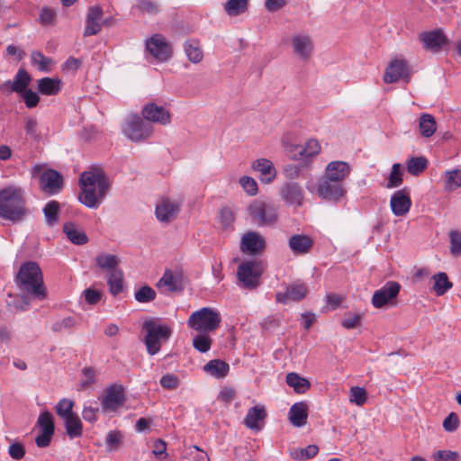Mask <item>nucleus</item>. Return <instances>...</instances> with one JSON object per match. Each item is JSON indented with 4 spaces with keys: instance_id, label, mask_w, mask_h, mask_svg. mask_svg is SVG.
I'll use <instances>...</instances> for the list:
<instances>
[{
    "instance_id": "obj_1",
    "label": "nucleus",
    "mask_w": 461,
    "mask_h": 461,
    "mask_svg": "<svg viewBox=\"0 0 461 461\" xmlns=\"http://www.w3.org/2000/svg\"><path fill=\"white\" fill-rule=\"evenodd\" d=\"M79 186L80 203L87 208L96 209L109 192L111 182L102 168L91 167L80 175Z\"/></svg>"
},
{
    "instance_id": "obj_2",
    "label": "nucleus",
    "mask_w": 461,
    "mask_h": 461,
    "mask_svg": "<svg viewBox=\"0 0 461 461\" xmlns=\"http://www.w3.org/2000/svg\"><path fill=\"white\" fill-rule=\"evenodd\" d=\"M28 214L25 193L22 187L9 185L0 190V218L16 223Z\"/></svg>"
},
{
    "instance_id": "obj_3",
    "label": "nucleus",
    "mask_w": 461,
    "mask_h": 461,
    "mask_svg": "<svg viewBox=\"0 0 461 461\" xmlns=\"http://www.w3.org/2000/svg\"><path fill=\"white\" fill-rule=\"evenodd\" d=\"M15 283L21 291L32 295L36 299L43 300L46 297L42 273L35 262L28 261L20 267Z\"/></svg>"
},
{
    "instance_id": "obj_4",
    "label": "nucleus",
    "mask_w": 461,
    "mask_h": 461,
    "mask_svg": "<svg viewBox=\"0 0 461 461\" xmlns=\"http://www.w3.org/2000/svg\"><path fill=\"white\" fill-rule=\"evenodd\" d=\"M143 329L146 331L144 343L150 356L157 354L160 350L162 343L166 342L172 333L168 326L159 324L151 320L144 322Z\"/></svg>"
},
{
    "instance_id": "obj_5",
    "label": "nucleus",
    "mask_w": 461,
    "mask_h": 461,
    "mask_svg": "<svg viewBox=\"0 0 461 461\" xmlns=\"http://www.w3.org/2000/svg\"><path fill=\"white\" fill-rule=\"evenodd\" d=\"M221 321L220 313L209 307L193 312L188 319V326L195 330L210 332L215 330Z\"/></svg>"
},
{
    "instance_id": "obj_6",
    "label": "nucleus",
    "mask_w": 461,
    "mask_h": 461,
    "mask_svg": "<svg viewBox=\"0 0 461 461\" xmlns=\"http://www.w3.org/2000/svg\"><path fill=\"white\" fill-rule=\"evenodd\" d=\"M277 207L270 202L255 200L249 206L252 221L259 226L272 225L277 221Z\"/></svg>"
},
{
    "instance_id": "obj_7",
    "label": "nucleus",
    "mask_w": 461,
    "mask_h": 461,
    "mask_svg": "<svg viewBox=\"0 0 461 461\" xmlns=\"http://www.w3.org/2000/svg\"><path fill=\"white\" fill-rule=\"evenodd\" d=\"M153 128L138 114L129 115L122 127L124 135L132 141H140L152 134Z\"/></svg>"
},
{
    "instance_id": "obj_8",
    "label": "nucleus",
    "mask_w": 461,
    "mask_h": 461,
    "mask_svg": "<svg viewBox=\"0 0 461 461\" xmlns=\"http://www.w3.org/2000/svg\"><path fill=\"white\" fill-rule=\"evenodd\" d=\"M318 196L325 201L339 203L346 194L347 190L342 183L321 177L316 189Z\"/></svg>"
},
{
    "instance_id": "obj_9",
    "label": "nucleus",
    "mask_w": 461,
    "mask_h": 461,
    "mask_svg": "<svg viewBox=\"0 0 461 461\" xmlns=\"http://www.w3.org/2000/svg\"><path fill=\"white\" fill-rule=\"evenodd\" d=\"M256 261H246L238 267L237 276L243 288L255 289L259 285L261 272Z\"/></svg>"
},
{
    "instance_id": "obj_10",
    "label": "nucleus",
    "mask_w": 461,
    "mask_h": 461,
    "mask_svg": "<svg viewBox=\"0 0 461 461\" xmlns=\"http://www.w3.org/2000/svg\"><path fill=\"white\" fill-rule=\"evenodd\" d=\"M36 425L41 431L35 439L36 445L39 447H46L50 444L55 431L53 415L49 411H41L38 417Z\"/></svg>"
},
{
    "instance_id": "obj_11",
    "label": "nucleus",
    "mask_w": 461,
    "mask_h": 461,
    "mask_svg": "<svg viewBox=\"0 0 461 461\" xmlns=\"http://www.w3.org/2000/svg\"><path fill=\"white\" fill-rule=\"evenodd\" d=\"M125 400L124 388L121 384H113L108 386L103 398L101 405L104 412L115 411L121 407Z\"/></svg>"
},
{
    "instance_id": "obj_12",
    "label": "nucleus",
    "mask_w": 461,
    "mask_h": 461,
    "mask_svg": "<svg viewBox=\"0 0 461 461\" xmlns=\"http://www.w3.org/2000/svg\"><path fill=\"white\" fill-rule=\"evenodd\" d=\"M293 53L302 61L307 62L311 59L314 44L308 34H295L291 39Z\"/></svg>"
},
{
    "instance_id": "obj_13",
    "label": "nucleus",
    "mask_w": 461,
    "mask_h": 461,
    "mask_svg": "<svg viewBox=\"0 0 461 461\" xmlns=\"http://www.w3.org/2000/svg\"><path fill=\"white\" fill-rule=\"evenodd\" d=\"M401 285L394 281L387 282L383 287L376 290L372 296V304L375 308H383L390 303L399 294Z\"/></svg>"
},
{
    "instance_id": "obj_14",
    "label": "nucleus",
    "mask_w": 461,
    "mask_h": 461,
    "mask_svg": "<svg viewBox=\"0 0 461 461\" xmlns=\"http://www.w3.org/2000/svg\"><path fill=\"white\" fill-rule=\"evenodd\" d=\"M147 50L158 60L167 61L171 56V48L160 34H154L146 41Z\"/></svg>"
},
{
    "instance_id": "obj_15",
    "label": "nucleus",
    "mask_w": 461,
    "mask_h": 461,
    "mask_svg": "<svg viewBox=\"0 0 461 461\" xmlns=\"http://www.w3.org/2000/svg\"><path fill=\"white\" fill-rule=\"evenodd\" d=\"M265 247V239L257 231H249L241 238L240 250L243 253L251 256L259 255L264 251Z\"/></svg>"
},
{
    "instance_id": "obj_16",
    "label": "nucleus",
    "mask_w": 461,
    "mask_h": 461,
    "mask_svg": "<svg viewBox=\"0 0 461 461\" xmlns=\"http://www.w3.org/2000/svg\"><path fill=\"white\" fill-rule=\"evenodd\" d=\"M40 186L46 194H59L63 188V176L54 169H48L40 176Z\"/></svg>"
},
{
    "instance_id": "obj_17",
    "label": "nucleus",
    "mask_w": 461,
    "mask_h": 461,
    "mask_svg": "<svg viewBox=\"0 0 461 461\" xmlns=\"http://www.w3.org/2000/svg\"><path fill=\"white\" fill-rule=\"evenodd\" d=\"M141 114L148 122L159 123L161 125H167L171 122L170 113L163 106L158 105L155 103L147 104Z\"/></svg>"
},
{
    "instance_id": "obj_18",
    "label": "nucleus",
    "mask_w": 461,
    "mask_h": 461,
    "mask_svg": "<svg viewBox=\"0 0 461 461\" xmlns=\"http://www.w3.org/2000/svg\"><path fill=\"white\" fill-rule=\"evenodd\" d=\"M180 212V204L168 198H163L155 208L157 219L163 223L174 221Z\"/></svg>"
},
{
    "instance_id": "obj_19",
    "label": "nucleus",
    "mask_w": 461,
    "mask_h": 461,
    "mask_svg": "<svg viewBox=\"0 0 461 461\" xmlns=\"http://www.w3.org/2000/svg\"><path fill=\"white\" fill-rule=\"evenodd\" d=\"M420 41L426 50L438 52L447 43V36L439 29L420 34Z\"/></svg>"
},
{
    "instance_id": "obj_20",
    "label": "nucleus",
    "mask_w": 461,
    "mask_h": 461,
    "mask_svg": "<svg viewBox=\"0 0 461 461\" xmlns=\"http://www.w3.org/2000/svg\"><path fill=\"white\" fill-rule=\"evenodd\" d=\"M103 9L100 5H93L87 9L84 36L96 35L102 29L101 20Z\"/></svg>"
},
{
    "instance_id": "obj_21",
    "label": "nucleus",
    "mask_w": 461,
    "mask_h": 461,
    "mask_svg": "<svg viewBox=\"0 0 461 461\" xmlns=\"http://www.w3.org/2000/svg\"><path fill=\"white\" fill-rule=\"evenodd\" d=\"M411 206V200L406 189L396 191L390 200V207L395 216L405 215Z\"/></svg>"
},
{
    "instance_id": "obj_22",
    "label": "nucleus",
    "mask_w": 461,
    "mask_h": 461,
    "mask_svg": "<svg viewBox=\"0 0 461 461\" xmlns=\"http://www.w3.org/2000/svg\"><path fill=\"white\" fill-rule=\"evenodd\" d=\"M281 197L291 205L301 206L303 202V192L296 182L285 183L280 188Z\"/></svg>"
},
{
    "instance_id": "obj_23",
    "label": "nucleus",
    "mask_w": 461,
    "mask_h": 461,
    "mask_svg": "<svg viewBox=\"0 0 461 461\" xmlns=\"http://www.w3.org/2000/svg\"><path fill=\"white\" fill-rule=\"evenodd\" d=\"M350 166L347 162L331 161L327 165L323 177L343 184L350 174Z\"/></svg>"
},
{
    "instance_id": "obj_24",
    "label": "nucleus",
    "mask_w": 461,
    "mask_h": 461,
    "mask_svg": "<svg viewBox=\"0 0 461 461\" xmlns=\"http://www.w3.org/2000/svg\"><path fill=\"white\" fill-rule=\"evenodd\" d=\"M408 76L407 63L403 60L394 59L386 68L384 81L387 84H391Z\"/></svg>"
},
{
    "instance_id": "obj_25",
    "label": "nucleus",
    "mask_w": 461,
    "mask_h": 461,
    "mask_svg": "<svg viewBox=\"0 0 461 461\" xmlns=\"http://www.w3.org/2000/svg\"><path fill=\"white\" fill-rule=\"evenodd\" d=\"M254 171L259 172V179L262 183H271L276 176V170L274 164L267 158H259L255 160L251 166Z\"/></svg>"
},
{
    "instance_id": "obj_26",
    "label": "nucleus",
    "mask_w": 461,
    "mask_h": 461,
    "mask_svg": "<svg viewBox=\"0 0 461 461\" xmlns=\"http://www.w3.org/2000/svg\"><path fill=\"white\" fill-rule=\"evenodd\" d=\"M157 286L165 289L167 292H180L183 290L182 277L177 273L166 270L158 280Z\"/></svg>"
},
{
    "instance_id": "obj_27",
    "label": "nucleus",
    "mask_w": 461,
    "mask_h": 461,
    "mask_svg": "<svg viewBox=\"0 0 461 461\" xmlns=\"http://www.w3.org/2000/svg\"><path fill=\"white\" fill-rule=\"evenodd\" d=\"M307 287L304 284H294L287 287L285 293H277L276 302L286 303L289 300L300 301L307 294Z\"/></svg>"
},
{
    "instance_id": "obj_28",
    "label": "nucleus",
    "mask_w": 461,
    "mask_h": 461,
    "mask_svg": "<svg viewBox=\"0 0 461 461\" xmlns=\"http://www.w3.org/2000/svg\"><path fill=\"white\" fill-rule=\"evenodd\" d=\"M308 418V405L303 402L293 404L288 412V419L292 425L297 428L304 426Z\"/></svg>"
},
{
    "instance_id": "obj_29",
    "label": "nucleus",
    "mask_w": 461,
    "mask_h": 461,
    "mask_svg": "<svg viewBox=\"0 0 461 461\" xmlns=\"http://www.w3.org/2000/svg\"><path fill=\"white\" fill-rule=\"evenodd\" d=\"M313 245L312 240L303 234H294L289 238L288 246L294 254H306Z\"/></svg>"
},
{
    "instance_id": "obj_30",
    "label": "nucleus",
    "mask_w": 461,
    "mask_h": 461,
    "mask_svg": "<svg viewBox=\"0 0 461 461\" xmlns=\"http://www.w3.org/2000/svg\"><path fill=\"white\" fill-rule=\"evenodd\" d=\"M32 81V77L29 73L23 69L20 68L15 74L14 79L6 81L5 85L10 88L12 92L22 94L26 89Z\"/></svg>"
},
{
    "instance_id": "obj_31",
    "label": "nucleus",
    "mask_w": 461,
    "mask_h": 461,
    "mask_svg": "<svg viewBox=\"0 0 461 461\" xmlns=\"http://www.w3.org/2000/svg\"><path fill=\"white\" fill-rule=\"evenodd\" d=\"M267 416L264 406L256 405L248 411L244 419V424L250 429H260L258 421L263 420Z\"/></svg>"
},
{
    "instance_id": "obj_32",
    "label": "nucleus",
    "mask_w": 461,
    "mask_h": 461,
    "mask_svg": "<svg viewBox=\"0 0 461 461\" xmlns=\"http://www.w3.org/2000/svg\"><path fill=\"white\" fill-rule=\"evenodd\" d=\"M63 231L67 235V238L69 240V241H71L73 244L84 245L88 241V238L85 231L73 222L64 223Z\"/></svg>"
},
{
    "instance_id": "obj_33",
    "label": "nucleus",
    "mask_w": 461,
    "mask_h": 461,
    "mask_svg": "<svg viewBox=\"0 0 461 461\" xmlns=\"http://www.w3.org/2000/svg\"><path fill=\"white\" fill-rule=\"evenodd\" d=\"M43 214L45 223L49 227H53L58 224L60 213V204L58 201L51 200L48 202L43 207Z\"/></svg>"
},
{
    "instance_id": "obj_34",
    "label": "nucleus",
    "mask_w": 461,
    "mask_h": 461,
    "mask_svg": "<svg viewBox=\"0 0 461 461\" xmlns=\"http://www.w3.org/2000/svg\"><path fill=\"white\" fill-rule=\"evenodd\" d=\"M60 79L43 77L38 80V91L45 95H54L60 91Z\"/></svg>"
},
{
    "instance_id": "obj_35",
    "label": "nucleus",
    "mask_w": 461,
    "mask_h": 461,
    "mask_svg": "<svg viewBox=\"0 0 461 461\" xmlns=\"http://www.w3.org/2000/svg\"><path fill=\"white\" fill-rule=\"evenodd\" d=\"M203 370L216 378H223L228 375L230 366L222 360L212 359L203 366Z\"/></svg>"
},
{
    "instance_id": "obj_36",
    "label": "nucleus",
    "mask_w": 461,
    "mask_h": 461,
    "mask_svg": "<svg viewBox=\"0 0 461 461\" xmlns=\"http://www.w3.org/2000/svg\"><path fill=\"white\" fill-rule=\"evenodd\" d=\"M63 421L66 432L70 438H76L82 436L83 423L77 413L63 420Z\"/></svg>"
},
{
    "instance_id": "obj_37",
    "label": "nucleus",
    "mask_w": 461,
    "mask_h": 461,
    "mask_svg": "<svg viewBox=\"0 0 461 461\" xmlns=\"http://www.w3.org/2000/svg\"><path fill=\"white\" fill-rule=\"evenodd\" d=\"M294 149L297 151L294 155V158L297 159V154L300 158H310L319 154L321 150V145L315 139L309 140L304 146H295Z\"/></svg>"
},
{
    "instance_id": "obj_38",
    "label": "nucleus",
    "mask_w": 461,
    "mask_h": 461,
    "mask_svg": "<svg viewBox=\"0 0 461 461\" xmlns=\"http://www.w3.org/2000/svg\"><path fill=\"white\" fill-rule=\"evenodd\" d=\"M419 130L421 136L425 138L431 137L437 130L435 118L429 113H423L419 120Z\"/></svg>"
},
{
    "instance_id": "obj_39",
    "label": "nucleus",
    "mask_w": 461,
    "mask_h": 461,
    "mask_svg": "<svg viewBox=\"0 0 461 461\" xmlns=\"http://www.w3.org/2000/svg\"><path fill=\"white\" fill-rule=\"evenodd\" d=\"M285 380L286 384L293 387L297 393H304L311 387V383L308 379L294 372L287 374Z\"/></svg>"
},
{
    "instance_id": "obj_40",
    "label": "nucleus",
    "mask_w": 461,
    "mask_h": 461,
    "mask_svg": "<svg viewBox=\"0 0 461 461\" xmlns=\"http://www.w3.org/2000/svg\"><path fill=\"white\" fill-rule=\"evenodd\" d=\"M185 51L188 59L196 64L202 61L203 54L201 46L197 41L189 40L185 43Z\"/></svg>"
},
{
    "instance_id": "obj_41",
    "label": "nucleus",
    "mask_w": 461,
    "mask_h": 461,
    "mask_svg": "<svg viewBox=\"0 0 461 461\" xmlns=\"http://www.w3.org/2000/svg\"><path fill=\"white\" fill-rule=\"evenodd\" d=\"M432 278L434 280L433 290L438 296L445 294L453 286V284L448 280L447 274L444 272L434 275Z\"/></svg>"
},
{
    "instance_id": "obj_42",
    "label": "nucleus",
    "mask_w": 461,
    "mask_h": 461,
    "mask_svg": "<svg viewBox=\"0 0 461 461\" xmlns=\"http://www.w3.org/2000/svg\"><path fill=\"white\" fill-rule=\"evenodd\" d=\"M95 262L98 267L103 269L111 272L113 270L117 269L119 265V258L115 255H111L107 253H101L96 256Z\"/></svg>"
},
{
    "instance_id": "obj_43",
    "label": "nucleus",
    "mask_w": 461,
    "mask_h": 461,
    "mask_svg": "<svg viewBox=\"0 0 461 461\" xmlns=\"http://www.w3.org/2000/svg\"><path fill=\"white\" fill-rule=\"evenodd\" d=\"M428 167V160L425 157H411L407 161V171L411 176L420 175Z\"/></svg>"
},
{
    "instance_id": "obj_44",
    "label": "nucleus",
    "mask_w": 461,
    "mask_h": 461,
    "mask_svg": "<svg viewBox=\"0 0 461 461\" xmlns=\"http://www.w3.org/2000/svg\"><path fill=\"white\" fill-rule=\"evenodd\" d=\"M122 279L123 274L120 268L109 272L107 282L109 285L110 292L113 295H117L122 291Z\"/></svg>"
},
{
    "instance_id": "obj_45",
    "label": "nucleus",
    "mask_w": 461,
    "mask_h": 461,
    "mask_svg": "<svg viewBox=\"0 0 461 461\" xmlns=\"http://www.w3.org/2000/svg\"><path fill=\"white\" fill-rule=\"evenodd\" d=\"M319 451L316 445H309L304 448L295 447L290 450V456L295 460H307L314 457Z\"/></svg>"
},
{
    "instance_id": "obj_46",
    "label": "nucleus",
    "mask_w": 461,
    "mask_h": 461,
    "mask_svg": "<svg viewBox=\"0 0 461 461\" xmlns=\"http://www.w3.org/2000/svg\"><path fill=\"white\" fill-rule=\"evenodd\" d=\"M75 402L74 401L63 398L58 402V403L55 406V410L57 414L62 419L65 420L74 414H76L73 411Z\"/></svg>"
},
{
    "instance_id": "obj_47",
    "label": "nucleus",
    "mask_w": 461,
    "mask_h": 461,
    "mask_svg": "<svg viewBox=\"0 0 461 461\" xmlns=\"http://www.w3.org/2000/svg\"><path fill=\"white\" fill-rule=\"evenodd\" d=\"M77 326V321L72 316H68L60 320H57L51 325V330L55 333L63 331L71 332V330Z\"/></svg>"
},
{
    "instance_id": "obj_48",
    "label": "nucleus",
    "mask_w": 461,
    "mask_h": 461,
    "mask_svg": "<svg viewBox=\"0 0 461 461\" xmlns=\"http://www.w3.org/2000/svg\"><path fill=\"white\" fill-rule=\"evenodd\" d=\"M248 0H228L224 9L229 15L236 16L247 10Z\"/></svg>"
},
{
    "instance_id": "obj_49",
    "label": "nucleus",
    "mask_w": 461,
    "mask_h": 461,
    "mask_svg": "<svg viewBox=\"0 0 461 461\" xmlns=\"http://www.w3.org/2000/svg\"><path fill=\"white\" fill-rule=\"evenodd\" d=\"M31 62L33 66H37L40 71L48 72L52 59L45 57L41 51L33 50L31 54Z\"/></svg>"
},
{
    "instance_id": "obj_50",
    "label": "nucleus",
    "mask_w": 461,
    "mask_h": 461,
    "mask_svg": "<svg viewBox=\"0 0 461 461\" xmlns=\"http://www.w3.org/2000/svg\"><path fill=\"white\" fill-rule=\"evenodd\" d=\"M212 341L209 335L205 333L197 334L193 339V346L197 351L205 353L210 350Z\"/></svg>"
},
{
    "instance_id": "obj_51",
    "label": "nucleus",
    "mask_w": 461,
    "mask_h": 461,
    "mask_svg": "<svg viewBox=\"0 0 461 461\" xmlns=\"http://www.w3.org/2000/svg\"><path fill=\"white\" fill-rule=\"evenodd\" d=\"M461 186V170L454 169L446 173V189L456 190Z\"/></svg>"
},
{
    "instance_id": "obj_52",
    "label": "nucleus",
    "mask_w": 461,
    "mask_h": 461,
    "mask_svg": "<svg viewBox=\"0 0 461 461\" xmlns=\"http://www.w3.org/2000/svg\"><path fill=\"white\" fill-rule=\"evenodd\" d=\"M402 166L399 163H394L392 167V171L388 177V182L386 184L387 188H394L398 187L402 184V176L401 171Z\"/></svg>"
},
{
    "instance_id": "obj_53",
    "label": "nucleus",
    "mask_w": 461,
    "mask_h": 461,
    "mask_svg": "<svg viewBox=\"0 0 461 461\" xmlns=\"http://www.w3.org/2000/svg\"><path fill=\"white\" fill-rule=\"evenodd\" d=\"M134 297L139 303H149L156 298V292L150 286L144 285L135 292Z\"/></svg>"
},
{
    "instance_id": "obj_54",
    "label": "nucleus",
    "mask_w": 461,
    "mask_h": 461,
    "mask_svg": "<svg viewBox=\"0 0 461 461\" xmlns=\"http://www.w3.org/2000/svg\"><path fill=\"white\" fill-rule=\"evenodd\" d=\"M84 378L79 384L80 390H85L91 386L96 381V371L94 367L88 366L82 370Z\"/></svg>"
},
{
    "instance_id": "obj_55",
    "label": "nucleus",
    "mask_w": 461,
    "mask_h": 461,
    "mask_svg": "<svg viewBox=\"0 0 461 461\" xmlns=\"http://www.w3.org/2000/svg\"><path fill=\"white\" fill-rule=\"evenodd\" d=\"M450 252L453 256L461 255V232L458 230H451L449 232Z\"/></svg>"
},
{
    "instance_id": "obj_56",
    "label": "nucleus",
    "mask_w": 461,
    "mask_h": 461,
    "mask_svg": "<svg viewBox=\"0 0 461 461\" xmlns=\"http://www.w3.org/2000/svg\"><path fill=\"white\" fill-rule=\"evenodd\" d=\"M351 402L356 403L358 406L363 405L366 401V392L364 388L359 386H353L350 388V398Z\"/></svg>"
},
{
    "instance_id": "obj_57",
    "label": "nucleus",
    "mask_w": 461,
    "mask_h": 461,
    "mask_svg": "<svg viewBox=\"0 0 461 461\" xmlns=\"http://www.w3.org/2000/svg\"><path fill=\"white\" fill-rule=\"evenodd\" d=\"M240 184L243 190L249 194V195H255L258 193V184L256 180L250 176H241L240 178Z\"/></svg>"
},
{
    "instance_id": "obj_58",
    "label": "nucleus",
    "mask_w": 461,
    "mask_h": 461,
    "mask_svg": "<svg viewBox=\"0 0 461 461\" xmlns=\"http://www.w3.org/2000/svg\"><path fill=\"white\" fill-rule=\"evenodd\" d=\"M435 461H460V456L456 451L438 450L433 454Z\"/></svg>"
},
{
    "instance_id": "obj_59",
    "label": "nucleus",
    "mask_w": 461,
    "mask_h": 461,
    "mask_svg": "<svg viewBox=\"0 0 461 461\" xmlns=\"http://www.w3.org/2000/svg\"><path fill=\"white\" fill-rule=\"evenodd\" d=\"M362 314L360 313H348L341 321V325L348 330L355 329L360 326Z\"/></svg>"
},
{
    "instance_id": "obj_60",
    "label": "nucleus",
    "mask_w": 461,
    "mask_h": 461,
    "mask_svg": "<svg viewBox=\"0 0 461 461\" xmlns=\"http://www.w3.org/2000/svg\"><path fill=\"white\" fill-rule=\"evenodd\" d=\"M20 95L23 99L26 107L30 109L36 107L40 102L38 94L32 89H26Z\"/></svg>"
},
{
    "instance_id": "obj_61",
    "label": "nucleus",
    "mask_w": 461,
    "mask_h": 461,
    "mask_svg": "<svg viewBox=\"0 0 461 461\" xmlns=\"http://www.w3.org/2000/svg\"><path fill=\"white\" fill-rule=\"evenodd\" d=\"M444 429L447 432H454L458 429L459 419L456 413L450 412L443 420Z\"/></svg>"
},
{
    "instance_id": "obj_62",
    "label": "nucleus",
    "mask_w": 461,
    "mask_h": 461,
    "mask_svg": "<svg viewBox=\"0 0 461 461\" xmlns=\"http://www.w3.org/2000/svg\"><path fill=\"white\" fill-rule=\"evenodd\" d=\"M159 383L167 390H175L179 385V378L175 375L167 374L160 378Z\"/></svg>"
},
{
    "instance_id": "obj_63",
    "label": "nucleus",
    "mask_w": 461,
    "mask_h": 461,
    "mask_svg": "<svg viewBox=\"0 0 461 461\" xmlns=\"http://www.w3.org/2000/svg\"><path fill=\"white\" fill-rule=\"evenodd\" d=\"M137 7L141 12H145L149 14H154L158 12V4L151 0H139Z\"/></svg>"
},
{
    "instance_id": "obj_64",
    "label": "nucleus",
    "mask_w": 461,
    "mask_h": 461,
    "mask_svg": "<svg viewBox=\"0 0 461 461\" xmlns=\"http://www.w3.org/2000/svg\"><path fill=\"white\" fill-rule=\"evenodd\" d=\"M122 438V435L119 431L112 430L109 431L106 436L105 443L109 447V450L116 448L119 447Z\"/></svg>"
}]
</instances>
